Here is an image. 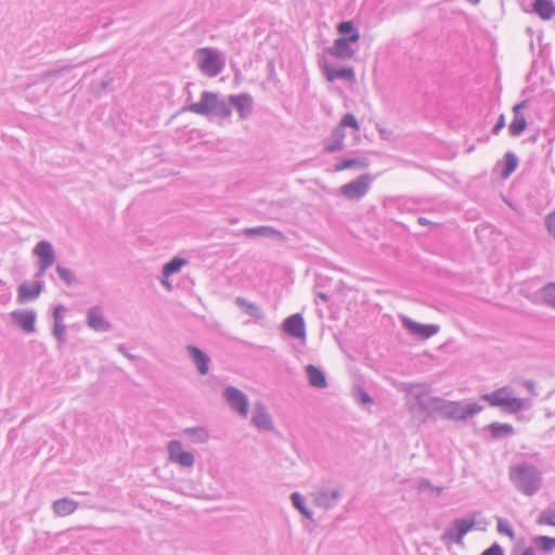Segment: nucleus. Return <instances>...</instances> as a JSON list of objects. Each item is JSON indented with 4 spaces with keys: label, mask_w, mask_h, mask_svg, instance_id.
Wrapping results in <instances>:
<instances>
[{
    "label": "nucleus",
    "mask_w": 555,
    "mask_h": 555,
    "mask_svg": "<svg viewBox=\"0 0 555 555\" xmlns=\"http://www.w3.org/2000/svg\"><path fill=\"white\" fill-rule=\"evenodd\" d=\"M509 479L518 491L534 495L542 487V473L532 464L521 463L509 470Z\"/></svg>",
    "instance_id": "obj_1"
},
{
    "label": "nucleus",
    "mask_w": 555,
    "mask_h": 555,
    "mask_svg": "<svg viewBox=\"0 0 555 555\" xmlns=\"http://www.w3.org/2000/svg\"><path fill=\"white\" fill-rule=\"evenodd\" d=\"M230 103L219 100L218 94L210 91H203L199 102L186 106V111L197 115L207 116L214 114L218 117H229L231 115Z\"/></svg>",
    "instance_id": "obj_2"
},
{
    "label": "nucleus",
    "mask_w": 555,
    "mask_h": 555,
    "mask_svg": "<svg viewBox=\"0 0 555 555\" xmlns=\"http://www.w3.org/2000/svg\"><path fill=\"white\" fill-rule=\"evenodd\" d=\"M195 59L199 70L208 77H216L221 74L225 65L220 52L214 48L197 49Z\"/></svg>",
    "instance_id": "obj_3"
},
{
    "label": "nucleus",
    "mask_w": 555,
    "mask_h": 555,
    "mask_svg": "<svg viewBox=\"0 0 555 555\" xmlns=\"http://www.w3.org/2000/svg\"><path fill=\"white\" fill-rule=\"evenodd\" d=\"M481 399L491 406L503 408L508 413H517L524 409V400L513 396L509 387H501L490 393H485Z\"/></svg>",
    "instance_id": "obj_4"
},
{
    "label": "nucleus",
    "mask_w": 555,
    "mask_h": 555,
    "mask_svg": "<svg viewBox=\"0 0 555 555\" xmlns=\"http://www.w3.org/2000/svg\"><path fill=\"white\" fill-rule=\"evenodd\" d=\"M350 127L354 130L360 129V125L356 116L351 113L344 115L339 124L333 129L331 135L324 140V151L335 153L344 149V140L346 137L345 128Z\"/></svg>",
    "instance_id": "obj_5"
},
{
    "label": "nucleus",
    "mask_w": 555,
    "mask_h": 555,
    "mask_svg": "<svg viewBox=\"0 0 555 555\" xmlns=\"http://www.w3.org/2000/svg\"><path fill=\"white\" fill-rule=\"evenodd\" d=\"M475 518H455L444 530L441 540L448 545L456 543L463 545V538L475 527Z\"/></svg>",
    "instance_id": "obj_6"
},
{
    "label": "nucleus",
    "mask_w": 555,
    "mask_h": 555,
    "mask_svg": "<svg viewBox=\"0 0 555 555\" xmlns=\"http://www.w3.org/2000/svg\"><path fill=\"white\" fill-rule=\"evenodd\" d=\"M374 177L370 173H363L357 179L341 185L340 194L350 201H359L370 191Z\"/></svg>",
    "instance_id": "obj_7"
},
{
    "label": "nucleus",
    "mask_w": 555,
    "mask_h": 555,
    "mask_svg": "<svg viewBox=\"0 0 555 555\" xmlns=\"http://www.w3.org/2000/svg\"><path fill=\"white\" fill-rule=\"evenodd\" d=\"M33 254L38 259V270L35 274V278L40 279L46 274L47 270L51 268L55 262V251L50 242L42 240L36 244V246L33 249Z\"/></svg>",
    "instance_id": "obj_8"
},
{
    "label": "nucleus",
    "mask_w": 555,
    "mask_h": 555,
    "mask_svg": "<svg viewBox=\"0 0 555 555\" xmlns=\"http://www.w3.org/2000/svg\"><path fill=\"white\" fill-rule=\"evenodd\" d=\"M482 410L478 403L461 404L460 402H452L444 400L441 415L455 421L466 420Z\"/></svg>",
    "instance_id": "obj_9"
},
{
    "label": "nucleus",
    "mask_w": 555,
    "mask_h": 555,
    "mask_svg": "<svg viewBox=\"0 0 555 555\" xmlns=\"http://www.w3.org/2000/svg\"><path fill=\"white\" fill-rule=\"evenodd\" d=\"M223 398L230 408L241 416L247 415L249 403L247 396L243 391L234 386H228L223 390Z\"/></svg>",
    "instance_id": "obj_10"
},
{
    "label": "nucleus",
    "mask_w": 555,
    "mask_h": 555,
    "mask_svg": "<svg viewBox=\"0 0 555 555\" xmlns=\"http://www.w3.org/2000/svg\"><path fill=\"white\" fill-rule=\"evenodd\" d=\"M312 495L314 504L325 509L334 507L341 496L339 487L331 488L327 486L317 488Z\"/></svg>",
    "instance_id": "obj_11"
},
{
    "label": "nucleus",
    "mask_w": 555,
    "mask_h": 555,
    "mask_svg": "<svg viewBox=\"0 0 555 555\" xmlns=\"http://www.w3.org/2000/svg\"><path fill=\"white\" fill-rule=\"evenodd\" d=\"M357 42L358 41L338 37L331 47L325 49V53L343 61L351 60L356 55V50L352 48V44Z\"/></svg>",
    "instance_id": "obj_12"
},
{
    "label": "nucleus",
    "mask_w": 555,
    "mask_h": 555,
    "mask_svg": "<svg viewBox=\"0 0 555 555\" xmlns=\"http://www.w3.org/2000/svg\"><path fill=\"white\" fill-rule=\"evenodd\" d=\"M444 400L438 397H431L429 393L420 398L418 403H413L410 408L412 413H422L426 416L440 414L442 412Z\"/></svg>",
    "instance_id": "obj_13"
},
{
    "label": "nucleus",
    "mask_w": 555,
    "mask_h": 555,
    "mask_svg": "<svg viewBox=\"0 0 555 555\" xmlns=\"http://www.w3.org/2000/svg\"><path fill=\"white\" fill-rule=\"evenodd\" d=\"M169 460L173 463L179 464L182 467H192L195 462L193 453L184 451L179 440H171L167 446Z\"/></svg>",
    "instance_id": "obj_14"
},
{
    "label": "nucleus",
    "mask_w": 555,
    "mask_h": 555,
    "mask_svg": "<svg viewBox=\"0 0 555 555\" xmlns=\"http://www.w3.org/2000/svg\"><path fill=\"white\" fill-rule=\"evenodd\" d=\"M402 324L410 334L421 339H428L440 330L439 325L417 323L408 317L402 319Z\"/></svg>",
    "instance_id": "obj_15"
},
{
    "label": "nucleus",
    "mask_w": 555,
    "mask_h": 555,
    "mask_svg": "<svg viewBox=\"0 0 555 555\" xmlns=\"http://www.w3.org/2000/svg\"><path fill=\"white\" fill-rule=\"evenodd\" d=\"M87 325L95 332H108L111 323L104 318L103 310L99 306L90 307L86 315Z\"/></svg>",
    "instance_id": "obj_16"
},
{
    "label": "nucleus",
    "mask_w": 555,
    "mask_h": 555,
    "mask_svg": "<svg viewBox=\"0 0 555 555\" xmlns=\"http://www.w3.org/2000/svg\"><path fill=\"white\" fill-rule=\"evenodd\" d=\"M283 331L293 338L306 337V324L300 313L286 318L283 322Z\"/></svg>",
    "instance_id": "obj_17"
},
{
    "label": "nucleus",
    "mask_w": 555,
    "mask_h": 555,
    "mask_svg": "<svg viewBox=\"0 0 555 555\" xmlns=\"http://www.w3.org/2000/svg\"><path fill=\"white\" fill-rule=\"evenodd\" d=\"M36 312L34 310H14L11 312V319L15 325L25 333L35 332Z\"/></svg>",
    "instance_id": "obj_18"
},
{
    "label": "nucleus",
    "mask_w": 555,
    "mask_h": 555,
    "mask_svg": "<svg viewBox=\"0 0 555 555\" xmlns=\"http://www.w3.org/2000/svg\"><path fill=\"white\" fill-rule=\"evenodd\" d=\"M66 308L63 305H57L53 309V328L52 335L62 345L65 340L66 325L64 324V312Z\"/></svg>",
    "instance_id": "obj_19"
},
{
    "label": "nucleus",
    "mask_w": 555,
    "mask_h": 555,
    "mask_svg": "<svg viewBox=\"0 0 555 555\" xmlns=\"http://www.w3.org/2000/svg\"><path fill=\"white\" fill-rule=\"evenodd\" d=\"M229 103L238 112L240 117L245 119L253 112V98L248 93L230 95Z\"/></svg>",
    "instance_id": "obj_20"
},
{
    "label": "nucleus",
    "mask_w": 555,
    "mask_h": 555,
    "mask_svg": "<svg viewBox=\"0 0 555 555\" xmlns=\"http://www.w3.org/2000/svg\"><path fill=\"white\" fill-rule=\"evenodd\" d=\"M251 423L260 430H272L274 427L270 414L261 402L255 405Z\"/></svg>",
    "instance_id": "obj_21"
},
{
    "label": "nucleus",
    "mask_w": 555,
    "mask_h": 555,
    "mask_svg": "<svg viewBox=\"0 0 555 555\" xmlns=\"http://www.w3.org/2000/svg\"><path fill=\"white\" fill-rule=\"evenodd\" d=\"M186 351L195 364L197 372L201 375H206L209 371V357L203 350L193 345H188Z\"/></svg>",
    "instance_id": "obj_22"
},
{
    "label": "nucleus",
    "mask_w": 555,
    "mask_h": 555,
    "mask_svg": "<svg viewBox=\"0 0 555 555\" xmlns=\"http://www.w3.org/2000/svg\"><path fill=\"white\" fill-rule=\"evenodd\" d=\"M323 69L328 81H334L337 79H344L347 81L356 80V74L352 67L335 68L324 62Z\"/></svg>",
    "instance_id": "obj_23"
},
{
    "label": "nucleus",
    "mask_w": 555,
    "mask_h": 555,
    "mask_svg": "<svg viewBox=\"0 0 555 555\" xmlns=\"http://www.w3.org/2000/svg\"><path fill=\"white\" fill-rule=\"evenodd\" d=\"M44 283L41 281L36 282L33 286H29L26 282L18 286L17 300L23 304L28 300L36 299L43 291Z\"/></svg>",
    "instance_id": "obj_24"
},
{
    "label": "nucleus",
    "mask_w": 555,
    "mask_h": 555,
    "mask_svg": "<svg viewBox=\"0 0 555 555\" xmlns=\"http://www.w3.org/2000/svg\"><path fill=\"white\" fill-rule=\"evenodd\" d=\"M242 234L245 235L246 237L263 236V237L278 238V240L284 238V235L282 232L274 229L273 227H269V225L245 228L242 230Z\"/></svg>",
    "instance_id": "obj_25"
},
{
    "label": "nucleus",
    "mask_w": 555,
    "mask_h": 555,
    "mask_svg": "<svg viewBox=\"0 0 555 555\" xmlns=\"http://www.w3.org/2000/svg\"><path fill=\"white\" fill-rule=\"evenodd\" d=\"M532 11L542 20L548 21L555 15V4L552 0H534Z\"/></svg>",
    "instance_id": "obj_26"
},
{
    "label": "nucleus",
    "mask_w": 555,
    "mask_h": 555,
    "mask_svg": "<svg viewBox=\"0 0 555 555\" xmlns=\"http://www.w3.org/2000/svg\"><path fill=\"white\" fill-rule=\"evenodd\" d=\"M306 373L309 380L310 386L314 388H325L327 386V380L324 372L313 364H308L306 366Z\"/></svg>",
    "instance_id": "obj_27"
},
{
    "label": "nucleus",
    "mask_w": 555,
    "mask_h": 555,
    "mask_svg": "<svg viewBox=\"0 0 555 555\" xmlns=\"http://www.w3.org/2000/svg\"><path fill=\"white\" fill-rule=\"evenodd\" d=\"M78 503L72 499L63 498L53 502L52 509L56 516L64 517L74 513Z\"/></svg>",
    "instance_id": "obj_28"
},
{
    "label": "nucleus",
    "mask_w": 555,
    "mask_h": 555,
    "mask_svg": "<svg viewBox=\"0 0 555 555\" xmlns=\"http://www.w3.org/2000/svg\"><path fill=\"white\" fill-rule=\"evenodd\" d=\"M402 390L411 398L415 400V403L420 402V398L427 396L430 392V386L428 384H413L408 383L402 385Z\"/></svg>",
    "instance_id": "obj_29"
},
{
    "label": "nucleus",
    "mask_w": 555,
    "mask_h": 555,
    "mask_svg": "<svg viewBox=\"0 0 555 555\" xmlns=\"http://www.w3.org/2000/svg\"><path fill=\"white\" fill-rule=\"evenodd\" d=\"M493 439H502L511 437L515 434V429L511 424L493 422L487 426Z\"/></svg>",
    "instance_id": "obj_30"
},
{
    "label": "nucleus",
    "mask_w": 555,
    "mask_h": 555,
    "mask_svg": "<svg viewBox=\"0 0 555 555\" xmlns=\"http://www.w3.org/2000/svg\"><path fill=\"white\" fill-rule=\"evenodd\" d=\"M235 304L240 308L244 309L246 314H248L249 317H251L256 320H262L264 318V313L258 305L250 302L243 297H236Z\"/></svg>",
    "instance_id": "obj_31"
},
{
    "label": "nucleus",
    "mask_w": 555,
    "mask_h": 555,
    "mask_svg": "<svg viewBox=\"0 0 555 555\" xmlns=\"http://www.w3.org/2000/svg\"><path fill=\"white\" fill-rule=\"evenodd\" d=\"M369 165H370V162L365 157L343 158V159H340V162H338L335 165V170L343 171V170L351 169V168L364 169V168H367Z\"/></svg>",
    "instance_id": "obj_32"
},
{
    "label": "nucleus",
    "mask_w": 555,
    "mask_h": 555,
    "mask_svg": "<svg viewBox=\"0 0 555 555\" xmlns=\"http://www.w3.org/2000/svg\"><path fill=\"white\" fill-rule=\"evenodd\" d=\"M337 33L343 38H347L349 40L359 41L360 40V33L354 26L352 21H343L340 22L337 27Z\"/></svg>",
    "instance_id": "obj_33"
},
{
    "label": "nucleus",
    "mask_w": 555,
    "mask_h": 555,
    "mask_svg": "<svg viewBox=\"0 0 555 555\" xmlns=\"http://www.w3.org/2000/svg\"><path fill=\"white\" fill-rule=\"evenodd\" d=\"M183 434L190 438L193 443H205L209 439V434L204 427H188Z\"/></svg>",
    "instance_id": "obj_34"
},
{
    "label": "nucleus",
    "mask_w": 555,
    "mask_h": 555,
    "mask_svg": "<svg viewBox=\"0 0 555 555\" xmlns=\"http://www.w3.org/2000/svg\"><path fill=\"white\" fill-rule=\"evenodd\" d=\"M517 165H518V158L516 157V155L512 152H507L503 159V167H502L501 176L503 178L509 177L517 168Z\"/></svg>",
    "instance_id": "obj_35"
},
{
    "label": "nucleus",
    "mask_w": 555,
    "mask_h": 555,
    "mask_svg": "<svg viewBox=\"0 0 555 555\" xmlns=\"http://www.w3.org/2000/svg\"><path fill=\"white\" fill-rule=\"evenodd\" d=\"M186 263V260L180 257H175L164 264L162 269V274L164 278H168L181 270V268Z\"/></svg>",
    "instance_id": "obj_36"
},
{
    "label": "nucleus",
    "mask_w": 555,
    "mask_h": 555,
    "mask_svg": "<svg viewBox=\"0 0 555 555\" xmlns=\"http://www.w3.org/2000/svg\"><path fill=\"white\" fill-rule=\"evenodd\" d=\"M527 127V120L524 115H514V118L508 127L511 135H520Z\"/></svg>",
    "instance_id": "obj_37"
},
{
    "label": "nucleus",
    "mask_w": 555,
    "mask_h": 555,
    "mask_svg": "<svg viewBox=\"0 0 555 555\" xmlns=\"http://www.w3.org/2000/svg\"><path fill=\"white\" fill-rule=\"evenodd\" d=\"M541 300L546 305L555 309V283H548L541 288L540 292Z\"/></svg>",
    "instance_id": "obj_38"
},
{
    "label": "nucleus",
    "mask_w": 555,
    "mask_h": 555,
    "mask_svg": "<svg viewBox=\"0 0 555 555\" xmlns=\"http://www.w3.org/2000/svg\"><path fill=\"white\" fill-rule=\"evenodd\" d=\"M291 501L294 507L297 508L304 516L309 519L312 518V513L307 508L305 498L300 493L293 492L291 494Z\"/></svg>",
    "instance_id": "obj_39"
},
{
    "label": "nucleus",
    "mask_w": 555,
    "mask_h": 555,
    "mask_svg": "<svg viewBox=\"0 0 555 555\" xmlns=\"http://www.w3.org/2000/svg\"><path fill=\"white\" fill-rule=\"evenodd\" d=\"M55 272L67 286H72L77 282L75 273L68 268L56 264Z\"/></svg>",
    "instance_id": "obj_40"
},
{
    "label": "nucleus",
    "mask_w": 555,
    "mask_h": 555,
    "mask_svg": "<svg viewBox=\"0 0 555 555\" xmlns=\"http://www.w3.org/2000/svg\"><path fill=\"white\" fill-rule=\"evenodd\" d=\"M534 545L543 551L551 552L555 548V538H551L547 535H538L533 539Z\"/></svg>",
    "instance_id": "obj_41"
},
{
    "label": "nucleus",
    "mask_w": 555,
    "mask_h": 555,
    "mask_svg": "<svg viewBox=\"0 0 555 555\" xmlns=\"http://www.w3.org/2000/svg\"><path fill=\"white\" fill-rule=\"evenodd\" d=\"M70 69H72V66H69V65L61 66L59 68H51V69H48V70H44L43 73H41L40 79L42 81L50 80V79H56V78L61 77L63 74L69 72Z\"/></svg>",
    "instance_id": "obj_42"
},
{
    "label": "nucleus",
    "mask_w": 555,
    "mask_h": 555,
    "mask_svg": "<svg viewBox=\"0 0 555 555\" xmlns=\"http://www.w3.org/2000/svg\"><path fill=\"white\" fill-rule=\"evenodd\" d=\"M539 525H550L555 527V509L546 508L542 511L537 519Z\"/></svg>",
    "instance_id": "obj_43"
},
{
    "label": "nucleus",
    "mask_w": 555,
    "mask_h": 555,
    "mask_svg": "<svg viewBox=\"0 0 555 555\" xmlns=\"http://www.w3.org/2000/svg\"><path fill=\"white\" fill-rule=\"evenodd\" d=\"M496 530L500 534L507 535L512 540L515 539V532L509 521L505 518H498Z\"/></svg>",
    "instance_id": "obj_44"
},
{
    "label": "nucleus",
    "mask_w": 555,
    "mask_h": 555,
    "mask_svg": "<svg viewBox=\"0 0 555 555\" xmlns=\"http://www.w3.org/2000/svg\"><path fill=\"white\" fill-rule=\"evenodd\" d=\"M545 225L550 235L555 240V211L545 218Z\"/></svg>",
    "instance_id": "obj_45"
},
{
    "label": "nucleus",
    "mask_w": 555,
    "mask_h": 555,
    "mask_svg": "<svg viewBox=\"0 0 555 555\" xmlns=\"http://www.w3.org/2000/svg\"><path fill=\"white\" fill-rule=\"evenodd\" d=\"M480 555H504L503 547L499 543H493L486 548Z\"/></svg>",
    "instance_id": "obj_46"
},
{
    "label": "nucleus",
    "mask_w": 555,
    "mask_h": 555,
    "mask_svg": "<svg viewBox=\"0 0 555 555\" xmlns=\"http://www.w3.org/2000/svg\"><path fill=\"white\" fill-rule=\"evenodd\" d=\"M505 127V118L504 115H500L496 124L494 125L492 129L493 134H498L503 128Z\"/></svg>",
    "instance_id": "obj_47"
},
{
    "label": "nucleus",
    "mask_w": 555,
    "mask_h": 555,
    "mask_svg": "<svg viewBox=\"0 0 555 555\" xmlns=\"http://www.w3.org/2000/svg\"><path fill=\"white\" fill-rule=\"evenodd\" d=\"M527 103H528V101L524 100V101L517 103L516 105H514V107H513L514 115H522L521 111L527 107Z\"/></svg>",
    "instance_id": "obj_48"
},
{
    "label": "nucleus",
    "mask_w": 555,
    "mask_h": 555,
    "mask_svg": "<svg viewBox=\"0 0 555 555\" xmlns=\"http://www.w3.org/2000/svg\"><path fill=\"white\" fill-rule=\"evenodd\" d=\"M359 402L361 404L372 403V398H371V396L366 391L361 390L359 392Z\"/></svg>",
    "instance_id": "obj_49"
},
{
    "label": "nucleus",
    "mask_w": 555,
    "mask_h": 555,
    "mask_svg": "<svg viewBox=\"0 0 555 555\" xmlns=\"http://www.w3.org/2000/svg\"><path fill=\"white\" fill-rule=\"evenodd\" d=\"M117 349H118V351H119L120 353H122L126 358H128V359H130V360H133V359H134V356H132L131 353H129V352L127 351V348L125 347V345H122V344L118 345Z\"/></svg>",
    "instance_id": "obj_50"
},
{
    "label": "nucleus",
    "mask_w": 555,
    "mask_h": 555,
    "mask_svg": "<svg viewBox=\"0 0 555 555\" xmlns=\"http://www.w3.org/2000/svg\"><path fill=\"white\" fill-rule=\"evenodd\" d=\"M524 385H525V387H526L529 391L533 392V389H534V387H535V384H534V382H533V380L526 379V380L524 382Z\"/></svg>",
    "instance_id": "obj_51"
},
{
    "label": "nucleus",
    "mask_w": 555,
    "mask_h": 555,
    "mask_svg": "<svg viewBox=\"0 0 555 555\" xmlns=\"http://www.w3.org/2000/svg\"><path fill=\"white\" fill-rule=\"evenodd\" d=\"M521 555H535L533 547H527Z\"/></svg>",
    "instance_id": "obj_52"
},
{
    "label": "nucleus",
    "mask_w": 555,
    "mask_h": 555,
    "mask_svg": "<svg viewBox=\"0 0 555 555\" xmlns=\"http://www.w3.org/2000/svg\"><path fill=\"white\" fill-rule=\"evenodd\" d=\"M421 487H430V481L426 480V479L422 480L421 481Z\"/></svg>",
    "instance_id": "obj_53"
},
{
    "label": "nucleus",
    "mask_w": 555,
    "mask_h": 555,
    "mask_svg": "<svg viewBox=\"0 0 555 555\" xmlns=\"http://www.w3.org/2000/svg\"><path fill=\"white\" fill-rule=\"evenodd\" d=\"M319 298H321L323 301H327L328 297L327 295L323 294V293H319L318 294Z\"/></svg>",
    "instance_id": "obj_54"
},
{
    "label": "nucleus",
    "mask_w": 555,
    "mask_h": 555,
    "mask_svg": "<svg viewBox=\"0 0 555 555\" xmlns=\"http://www.w3.org/2000/svg\"><path fill=\"white\" fill-rule=\"evenodd\" d=\"M418 222H420L421 224H427V223H428L427 219H426V218H423V217L418 218Z\"/></svg>",
    "instance_id": "obj_55"
},
{
    "label": "nucleus",
    "mask_w": 555,
    "mask_h": 555,
    "mask_svg": "<svg viewBox=\"0 0 555 555\" xmlns=\"http://www.w3.org/2000/svg\"><path fill=\"white\" fill-rule=\"evenodd\" d=\"M466 1L472 4H478L480 2V0H466Z\"/></svg>",
    "instance_id": "obj_56"
},
{
    "label": "nucleus",
    "mask_w": 555,
    "mask_h": 555,
    "mask_svg": "<svg viewBox=\"0 0 555 555\" xmlns=\"http://www.w3.org/2000/svg\"><path fill=\"white\" fill-rule=\"evenodd\" d=\"M268 66L270 67L271 72H273V64L272 63H269Z\"/></svg>",
    "instance_id": "obj_57"
},
{
    "label": "nucleus",
    "mask_w": 555,
    "mask_h": 555,
    "mask_svg": "<svg viewBox=\"0 0 555 555\" xmlns=\"http://www.w3.org/2000/svg\"><path fill=\"white\" fill-rule=\"evenodd\" d=\"M162 283L169 287V284L166 281H163Z\"/></svg>",
    "instance_id": "obj_58"
}]
</instances>
